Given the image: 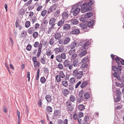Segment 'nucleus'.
<instances>
[{
  "instance_id": "nucleus-1",
  "label": "nucleus",
  "mask_w": 124,
  "mask_h": 124,
  "mask_svg": "<svg viewBox=\"0 0 124 124\" xmlns=\"http://www.w3.org/2000/svg\"><path fill=\"white\" fill-rule=\"evenodd\" d=\"M112 70L115 71V72L113 73L114 77L117 78L118 81H122L121 78L119 76L121 74V71L122 70L121 66H118V68H117L115 65L112 66Z\"/></svg>"
},
{
  "instance_id": "nucleus-2",
  "label": "nucleus",
  "mask_w": 124,
  "mask_h": 124,
  "mask_svg": "<svg viewBox=\"0 0 124 124\" xmlns=\"http://www.w3.org/2000/svg\"><path fill=\"white\" fill-rule=\"evenodd\" d=\"M90 42L88 41H86L84 40H81L79 42L78 45L81 46L80 47V50H87L89 46Z\"/></svg>"
},
{
  "instance_id": "nucleus-3",
  "label": "nucleus",
  "mask_w": 124,
  "mask_h": 124,
  "mask_svg": "<svg viewBox=\"0 0 124 124\" xmlns=\"http://www.w3.org/2000/svg\"><path fill=\"white\" fill-rule=\"evenodd\" d=\"M82 2H80L73 5L71 11L72 13H73L74 15L76 16L78 14L80 9H81L80 5H82Z\"/></svg>"
},
{
  "instance_id": "nucleus-4",
  "label": "nucleus",
  "mask_w": 124,
  "mask_h": 124,
  "mask_svg": "<svg viewBox=\"0 0 124 124\" xmlns=\"http://www.w3.org/2000/svg\"><path fill=\"white\" fill-rule=\"evenodd\" d=\"M87 5V2L85 3L82 4V5H80L81 9V12L82 13H84L88 11H92L93 9L92 7L89 6L88 7L86 8Z\"/></svg>"
},
{
  "instance_id": "nucleus-5",
  "label": "nucleus",
  "mask_w": 124,
  "mask_h": 124,
  "mask_svg": "<svg viewBox=\"0 0 124 124\" xmlns=\"http://www.w3.org/2000/svg\"><path fill=\"white\" fill-rule=\"evenodd\" d=\"M72 72L73 76L78 79H80L83 75V71H80L79 70L77 69L74 70Z\"/></svg>"
},
{
  "instance_id": "nucleus-6",
  "label": "nucleus",
  "mask_w": 124,
  "mask_h": 124,
  "mask_svg": "<svg viewBox=\"0 0 124 124\" xmlns=\"http://www.w3.org/2000/svg\"><path fill=\"white\" fill-rule=\"evenodd\" d=\"M56 19L54 17H52L51 18L49 21V25L51 26V27L49 28V31H51V28H53L55 25V24H57L56 23Z\"/></svg>"
},
{
  "instance_id": "nucleus-7",
  "label": "nucleus",
  "mask_w": 124,
  "mask_h": 124,
  "mask_svg": "<svg viewBox=\"0 0 124 124\" xmlns=\"http://www.w3.org/2000/svg\"><path fill=\"white\" fill-rule=\"evenodd\" d=\"M84 94L83 91L82 90L81 92H79L78 95L79 97L77 100L78 102L80 103L83 101L84 99L83 95Z\"/></svg>"
},
{
  "instance_id": "nucleus-8",
  "label": "nucleus",
  "mask_w": 124,
  "mask_h": 124,
  "mask_svg": "<svg viewBox=\"0 0 124 124\" xmlns=\"http://www.w3.org/2000/svg\"><path fill=\"white\" fill-rule=\"evenodd\" d=\"M75 49H71L69 52V55H72L71 58L72 59H75L76 58L77 55L75 53Z\"/></svg>"
},
{
  "instance_id": "nucleus-9",
  "label": "nucleus",
  "mask_w": 124,
  "mask_h": 124,
  "mask_svg": "<svg viewBox=\"0 0 124 124\" xmlns=\"http://www.w3.org/2000/svg\"><path fill=\"white\" fill-rule=\"evenodd\" d=\"M61 112L60 110L58 109L55 110L53 115V117L54 118H56L58 116H59L61 114Z\"/></svg>"
},
{
  "instance_id": "nucleus-10",
  "label": "nucleus",
  "mask_w": 124,
  "mask_h": 124,
  "mask_svg": "<svg viewBox=\"0 0 124 124\" xmlns=\"http://www.w3.org/2000/svg\"><path fill=\"white\" fill-rule=\"evenodd\" d=\"M56 8V5L55 4L54 5L47 9V14H49L52 12L53 11L55 10Z\"/></svg>"
},
{
  "instance_id": "nucleus-11",
  "label": "nucleus",
  "mask_w": 124,
  "mask_h": 124,
  "mask_svg": "<svg viewBox=\"0 0 124 124\" xmlns=\"http://www.w3.org/2000/svg\"><path fill=\"white\" fill-rule=\"evenodd\" d=\"M61 34L59 32L56 33L54 35V39L56 40L60 39L62 37Z\"/></svg>"
},
{
  "instance_id": "nucleus-12",
  "label": "nucleus",
  "mask_w": 124,
  "mask_h": 124,
  "mask_svg": "<svg viewBox=\"0 0 124 124\" xmlns=\"http://www.w3.org/2000/svg\"><path fill=\"white\" fill-rule=\"evenodd\" d=\"M63 49H61V47L59 48H54V51L55 54H58L59 52H62L63 51Z\"/></svg>"
},
{
  "instance_id": "nucleus-13",
  "label": "nucleus",
  "mask_w": 124,
  "mask_h": 124,
  "mask_svg": "<svg viewBox=\"0 0 124 124\" xmlns=\"http://www.w3.org/2000/svg\"><path fill=\"white\" fill-rule=\"evenodd\" d=\"M70 21L71 24H77L78 22V20L74 18L70 20Z\"/></svg>"
},
{
  "instance_id": "nucleus-14",
  "label": "nucleus",
  "mask_w": 124,
  "mask_h": 124,
  "mask_svg": "<svg viewBox=\"0 0 124 124\" xmlns=\"http://www.w3.org/2000/svg\"><path fill=\"white\" fill-rule=\"evenodd\" d=\"M70 27V24H64L63 26V29L64 30L66 31L69 30Z\"/></svg>"
},
{
  "instance_id": "nucleus-15",
  "label": "nucleus",
  "mask_w": 124,
  "mask_h": 124,
  "mask_svg": "<svg viewBox=\"0 0 124 124\" xmlns=\"http://www.w3.org/2000/svg\"><path fill=\"white\" fill-rule=\"evenodd\" d=\"M65 21V20L61 19L57 23V25L59 26H60L59 29L62 26V25L64 24Z\"/></svg>"
},
{
  "instance_id": "nucleus-16",
  "label": "nucleus",
  "mask_w": 124,
  "mask_h": 124,
  "mask_svg": "<svg viewBox=\"0 0 124 124\" xmlns=\"http://www.w3.org/2000/svg\"><path fill=\"white\" fill-rule=\"evenodd\" d=\"M45 99L48 103L51 102L52 100L51 96L49 95H47L46 96Z\"/></svg>"
},
{
  "instance_id": "nucleus-17",
  "label": "nucleus",
  "mask_w": 124,
  "mask_h": 124,
  "mask_svg": "<svg viewBox=\"0 0 124 124\" xmlns=\"http://www.w3.org/2000/svg\"><path fill=\"white\" fill-rule=\"evenodd\" d=\"M62 18L63 20H65L68 17V14L67 12H63L62 14Z\"/></svg>"
},
{
  "instance_id": "nucleus-18",
  "label": "nucleus",
  "mask_w": 124,
  "mask_h": 124,
  "mask_svg": "<svg viewBox=\"0 0 124 124\" xmlns=\"http://www.w3.org/2000/svg\"><path fill=\"white\" fill-rule=\"evenodd\" d=\"M78 45V43H77L76 41H74L72 42L71 43L70 47L71 49H73L76 47Z\"/></svg>"
},
{
  "instance_id": "nucleus-19",
  "label": "nucleus",
  "mask_w": 124,
  "mask_h": 124,
  "mask_svg": "<svg viewBox=\"0 0 124 124\" xmlns=\"http://www.w3.org/2000/svg\"><path fill=\"white\" fill-rule=\"evenodd\" d=\"M86 50L84 49L82 50H80V51H81V52L79 54V56L82 57L86 54L87 53V52L86 51Z\"/></svg>"
},
{
  "instance_id": "nucleus-20",
  "label": "nucleus",
  "mask_w": 124,
  "mask_h": 124,
  "mask_svg": "<svg viewBox=\"0 0 124 124\" xmlns=\"http://www.w3.org/2000/svg\"><path fill=\"white\" fill-rule=\"evenodd\" d=\"M80 32L79 29H73L71 31V33L73 34H79Z\"/></svg>"
},
{
  "instance_id": "nucleus-21",
  "label": "nucleus",
  "mask_w": 124,
  "mask_h": 124,
  "mask_svg": "<svg viewBox=\"0 0 124 124\" xmlns=\"http://www.w3.org/2000/svg\"><path fill=\"white\" fill-rule=\"evenodd\" d=\"M62 92L63 95L65 96H67L69 93V91L68 90L65 89L62 90Z\"/></svg>"
},
{
  "instance_id": "nucleus-22",
  "label": "nucleus",
  "mask_w": 124,
  "mask_h": 124,
  "mask_svg": "<svg viewBox=\"0 0 124 124\" xmlns=\"http://www.w3.org/2000/svg\"><path fill=\"white\" fill-rule=\"evenodd\" d=\"M76 98L75 96L71 95L70 96L69 100L70 101L72 102H74L76 101Z\"/></svg>"
},
{
  "instance_id": "nucleus-23",
  "label": "nucleus",
  "mask_w": 124,
  "mask_h": 124,
  "mask_svg": "<svg viewBox=\"0 0 124 124\" xmlns=\"http://www.w3.org/2000/svg\"><path fill=\"white\" fill-rule=\"evenodd\" d=\"M35 29L34 27V26L31 27L28 30V33L30 34H32L35 31Z\"/></svg>"
},
{
  "instance_id": "nucleus-24",
  "label": "nucleus",
  "mask_w": 124,
  "mask_h": 124,
  "mask_svg": "<svg viewBox=\"0 0 124 124\" xmlns=\"http://www.w3.org/2000/svg\"><path fill=\"white\" fill-rule=\"evenodd\" d=\"M87 18L86 17H85V16H84V17H80L79 18V20L80 21L84 23L85 22V24L86 23H86V24L87 22L88 21L87 20Z\"/></svg>"
},
{
  "instance_id": "nucleus-25",
  "label": "nucleus",
  "mask_w": 124,
  "mask_h": 124,
  "mask_svg": "<svg viewBox=\"0 0 124 124\" xmlns=\"http://www.w3.org/2000/svg\"><path fill=\"white\" fill-rule=\"evenodd\" d=\"M70 40V38L69 37H66L65 38L64 40V44L66 45L68 44Z\"/></svg>"
},
{
  "instance_id": "nucleus-26",
  "label": "nucleus",
  "mask_w": 124,
  "mask_h": 124,
  "mask_svg": "<svg viewBox=\"0 0 124 124\" xmlns=\"http://www.w3.org/2000/svg\"><path fill=\"white\" fill-rule=\"evenodd\" d=\"M55 43L54 39L53 37H52L50 39L48 43L51 45L53 46Z\"/></svg>"
},
{
  "instance_id": "nucleus-27",
  "label": "nucleus",
  "mask_w": 124,
  "mask_h": 124,
  "mask_svg": "<svg viewBox=\"0 0 124 124\" xmlns=\"http://www.w3.org/2000/svg\"><path fill=\"white\" fill-rule=\"evenodd\" d=\"M67 107V111H69L71 112L73 111L74 108V106L73 105H71Z\"/></svg>"
},
{
  "instance_id": "nucleus-28",
  "label": "nucleus",
  "mask_w": 124,
  "mask_h": 124,
  "mask_svg": "<svg viewBox=\"0 0 124 124\" xmlns=\"http://www.w3.org/2000/svg\"><path fill=\"white\" fill-rule=\"evenodd\" d=\"M87 84L88 82L87 81H83L80 85V86L81 88H83L87 85Z\"/></svg>"
},
{
  "instance_id": "nucleus-29",
  "label": "nucleus",
  "mask_w": 124,
  "mask_h": 124,
  "mask_svg": "<svg viewBox=\"0 0 124 124\" xmlns=\"http://www.w3.org/2000/svg\"><path fill=\"white\" fill-rule=\"evenodd\" d=\"M93 14L92 12H89L87 13L86 15H85V17L88 18L91 17L93 15Z\"/></svg>"
},
{
  "instance_id": "nucleus-30",
  "label": "nucleus",
  "mask_w": 124,
  "mask_h": 124,
  "mask_svg": "<svg viewBox=\"0 0 124 124\" xmlns=\"http://www.w3.org/2000/svg\"><path fill=\"white\" fill-rule=\"evenodd\" d=\"M80 27L81 28V29H87V27L86 25L85 24V23L83 22V23H80L79 24Z\"/></svg>"
},
{
  "instance_id": "nucleus-31",
  "label": "nucleus",
  "mask_w": 124,
  "mask_h": 124,
  "mask_svg": "<svg viewBox=\"0 0 124 124\" xmlns=\"http://www.w3.org/2000/svg\"><path fill=\"white\" fill-rule=\"evenodd\" d=\"M70 61L68 59L64 61L63 65L65 67H67L69 65Z\"/></svg>"
},
{
  "instance_id": "nucleus-32",
  "label": "nucleus",
  "mask_w": 124,
  "mask_h": 124,
  "mask_svg": "<svg viewBox=\"0 0 124 124\" xmlns=\"http://www.w3.org/2000/svg\"><path fill=\"white\" fill-rule=\"evenodd\" d=\"M56 60L59 62H61L62 61V58H61V56L60 55H58L56 57Z\"/></svg>"
},
{
  "instance_id": "nucleus-33",
  "label": "nucleus",
  "mask_w": 124,
  "mask_h": 124,
  "mask_svg": "<svg viewBox=\"0 0 124 124\" xmlns=\"http://www.w3.org/2000/svg\"><path fill=\"white\" fill-rule=\"evenodd\" d=\"M94 20H92L89 21L88 22H87V25L89 27H91L93 25V24L94 22Z\"/></svg>"
},
{
  "instance_id": "nucleus-34",
  "label": "nucleus",
  "mask_w": 124,
  "mask_h": 124,
  "mask_svg": "<svg viewBox=\"0 0 124 124\" xmlns=\"http://www.w3.org/2000/svg\"><path fill=\"white\" fill-rule=\"evenodd\" d=\"M120 58H119L118 57H117L115 59V60L116 62L118 64L117 68H118V66H120V65L121 61L120 60Z\"/></svg>"
},
{
  "instance_id": "nucleus-35",
  "label": "nucleus",
  "mask_w": 124,
  "mask_h": 124,
  "mask_svg": "<svg viewBox=\"0 0 124 124\" xmlns=\"http://www.w3.org/2000/svg\"><path fill=\"white\" fill-rule=\"evenodd\" d=\"M115 92L116 93V96H121V93L120 89H117L115 91Z\"/></svg>"
},
{
  "instance_id": "nucleus-36",
  "label": "nucleus",
  "mask_w": 124,
  "mask_h": 124,
  "mask_svg": "<svg viewBox=\"0 0 124 124\" xmlns=\"http://www.w3.org/2000/svg\"><path fill=\"white\" fill-rule=\"evenodd\" d=\"M78 110L82 111L85 109V106L83 104L79 105L78 107Z\"/></svg>"
},
{
  "instance_id": "nucleus-37",
  "label": "nucleus",
  "mask_w": 124,
  "mask_h": 124,
  "mask_svg": "<svg viewBox=\"0 0 124 124\" xmlns=\"http://www.w3.org/2000/svg\"><path fill=\"white\" fill-rule=\"evenodd\" d=\"M46 111L48 112H52V108L50 106H47L46 108Z\"/></svg>"
},
{
  "instance_id": "nucleus-38",
  "label": "nucleus",
  "mask_w": 124,
  "mask_h": 124,
  "mask_svg": "<svg viewBox=\"0 0 124 124\" xmlns=\"http://www.w3.org/2000/svg\"><path fill=\"white\" fill-rule=\"evenodd\" d=\"M21 34L23 38H25L26 36V35H27V32L26 31H23Z\"/></svg>"
},
{
  "instance_id": "nucleus-39",
  "label": "nucleus",
  "mask_w": 124,
  "mask_h": 124,
  "mask_svg": "<svg viewBox=\"0 0 124 124\" xmlns=\"http://www.w3.org/2000/svg\"><path fill=\"white\" fill-rule=\"evenodd\" d=\"M84 96L85 98V99H89L90 97V95L89 93L88 92L85 93L84 94Z\"/></svg>"
},
{
  "instance_id": "nucleus-40",
  "label": "nucleus",
  "mask_w": 124,
  "mask_h": 124,
  "mask_svg": "<svg viewBox=\"0 0 124 124\" xmlns=\"http://www.w3.org/2000/svg\"><path fill=\"white\" fill-rule=\"evenodd\" d=\"M46 81V79L44 77H42L40 79V82L42 84L44 83Z\"/></svg>"
},
{
  "instance_id": "nucleus-41",
  "label": "nucleus",
  "mask_w": 124,
  "mask_h": 124,
  "mask_svg": "<svg viewBox=\"0 0 124 124\" xmlns=\"http://www.w3.org/2000/svg\"><path fill=\"white\" fill-rule=\"evenodd\" d=\"M94 2L93 0H89L88 3H87V5L88 6H90L93 5Z\"/></svg>"
},
{
  "instance_id": "nucleus-42",
  "label": "nucleus",
  "mask_w": 124,
  "mask_h": 124,
  "mask_svg": "<svg viewBox=\"0 0 124 124\" xmlns=\"http://www.w3.org/2000/svg\"><path fill=\"white\" fill-rule=\"evenodd\" d=\"M32 46L31 45L29 44H28L26 48V49L28 51H30L32 48Z\"/></svg>"
},
{
  "instance_id": "nucleus-43",
  "label": "nucleus",
  "mask_w": 124,
  "mask_h": 124,
  "mask_svg": "<svg viewBox=\"0 0 124 124\" xmlns=\"http://www.w3.org/2000/svg\"><path fill=\"white\" fill-rule=\"evenodd\" d=\"M89 119V116L87 115H85L84 119L83 122L88 121Z\"/></svg>"
},
{
  "instance_id": "nucleus-44",
  "label": "nucleus",
  "mask_w": 124,
  "mask_h": 124,
  "mask_svg": "<svg viewBox=\"0 0 124 124\" xmlns=\"http://www.w3.org/2000/svg\"><path fill=\"white\" fill-rule=\"evenodd\" d=\"M60 76L62 78H64L65 77V75L62 71H61L60 72Z\"/></svg>"
},
{
  "instance_id": "nucleus-45",
  "label": "nucleus",
  "mask_w": 124,
  "mask_h": 124,
  "mask_svg": "<svg viewBox=\"0 0 124 124\" xmlns=\"http://www.w3.org/2000/svg\"><path fill=\"white\" fill-rule=\"evenodd\" d=\"M117 96V97L115 99V101L116 102H118L120 101L121 96Z\"/></svg>"
},
{
  "instance_id": "nucleus-46",
  "label": "nucleus",
  "mask_w": 124,
  "mask_h": 124,
  "mask_svg": "<svg viewBox=\"0 0 124 124\" xmlns=\"http://www.w3.org/2000/svg\"><path fill=\"white\" fill-rule=\"evenodd\" d=\"M30 21H28L26 22L25 23V26L26 28H28L30 25Z\"/></svg>"
},
{
  "instance_id": "nucleus-47",
  "label": "nucleus",
  "mask_w": 124,
  "mask_h": 124,
  "mask_svg": "<svg viewBox=\"0 0 124 124\" xmlns=\"http://www.w3.org/2000/svg\"><path fill=\"white\" fill-rule=\"evenodd\" d=\"M61 77L59 75H57L56 77V80H57L58 82H60L61 80Z\"/></svg>"
},
{
  "instance_id": "nucleus-48",
  "label": "nucleus",
  "mask_w": 124,
  "mask_h": 124,
  "mask_svg": "<svg viewBox=\"0 0 124 124\" xmlns=\"http://www.w3.org/2000/svg\"><path fill=\"white\" fill-rule=\"evenodd\" d=\"M40 61L43 64H45L46 62V60L44 57L43 56V58H41L40 59Z\"/></svg>"
},
{
  "instance_id": "nucleus-49",
  "label": "nucleus",
  "mask_w": 124,
  "mask_h": 124,
  "mask_svg": "<svg viewBox=\"0 0 124 124\" xmlns=\"http://www.w3.org/2000/svg\"><path fill=\"white\" fill-rule=\"evenodd\" d=\"M38 33L37 32L35 31L34 32L33 34V37L35 39L38 36Z\"/></svg>"
},
{
  "instance_id": "nucleus-50",
  "label": "nucleus",
  "mask_w": 124,
  "mask_h": 124,
  "mask_svg": "<svg viewBox=\"0 0 124 124\" xmlns=\"http://www.w3.org/2000/svg\"><path fill=\"white\" fill-rule=\"evenodd\" d=\"M52 54V51L51 50H48L46 52V55L48 57L50 56Z\"/></svg>"
},
{
  "instance_id": "nucleus-51",
  "label": "nucleus",
  "mask_w": 124,
  "mask_h": 124,
  "mask_svg": "<svg viewBox=\"0 0 124 124\" xmlns=\"http://www.w3.org/2000/svg\"><path fill=\"white\" fill-rule=\"evenodd\" d=\"M40 72V70L39 69H38V70L37 71V76L36 77V79L37 80H38L39 78V76Z\"/></svg>"
},
{
  "instance_id": "nucleus-52",
  "label": "nucleus",
  "mask_w": 124,
  "mask_h": 124,
  "mask_svg": "<svg viewBox=\"0 0 124 124\" xmlns=\"http://www.w3.org/2000/svg\"><path fill=\"white\" fill-rule=\"evenodd\" d=\"M61 58L63 59H65L66 58V54L65 53H63L61 54Z\"/></svg>"
},
{
  "instance_id": "nucleus-53",
  "label": "nucleus",
  "mask_w": 124,
  "mask_h": 124,
  "mask_svg": "<svg viewBox=\"0 0 124 124\" xmlns=\"http://www.w3.org/2000/svg\"><path fill=\"white\" fill-rule=\"evenodd\" d=\"M60 15V12L59 10H57L55 12L54 14V16L55 17L58 16Z\"/></svg>"
},
{
  "instance_id": "nucleus-54",
  "label": "nucleus",
  "mask_w": 124,
  "mask_h": 124,
  "mask_svg": "<svg viewBox=\"0 0 124 124\" xmlns=\"http://www.w3.org/2000/svg\"><path fill=\"white\" fill-rule=\"evenodd\" d=\"M47 12V11L46 10H43L41 13L42 16H44L46 14Z\"/></svg>"
},
{
  "instance_id": "nucleus-55",
  "label": "nucleus",
  "mask_w": 124,
  "mask_h": 124,
  "mask_svg": "<svg viewBox=\"0 0 124 124\" xmlns=\"http://www.w3.org/2000/svg\"><path fill=\"white\" fill-rule=\"evenodd\" d=\"M62 84L65 87L68 85V83L67 81H63L62 82Z\"/></svg>"
},
{
  "instance_id": "nucleus-56",
  "label": "nucleus",
  "mask_w": 124,
  "mask_h": 124,
  "mask_svg": "<svg viewBox=\"0 0 124 124\" xmlns=\"http://www.w3.org/2000/svg\"><path fill=\"white\" fill-rule=\"evenodd\" d=\"M58 67L59 68V69L62 70L63 68V66L62 64L61 63H59L58 65Z\"/></svg>"
},
{
  "instance_id": "nucleus-57",
  "label": "nucleus",
  "mask_w": 124,
  "mask_h": 124,
  "mask_svg": "<svg viewBox=\"0 0 124 124\" xmlns=\"http://www.w3.org/2000/svg\"><path fill=\"white\" fill-rule=\"evenodd\" d=\"M25 11L23 9H21L19 12V14L20 15H23L25 13Z\"/></svg>"
},
{
  "instance_id": "nucleus-58",
  "label": "nucleus",
  "mask_w": 124,
  "mask_h": 124,
  "mask_svg": "<svg viewBox=\"0 0 124 124\" xmlns=\"http://www.w3.org/2000/svg\"><path fill=\"white\" fill-rule=\"evenodd\" d=\"M32 23L33 24L34 23L36 22L37 20V18L35 16H34L32 17Z\"/></svg>"
},
{
  "instance_id": "nucleus-59",
  "label": "nucleus",
  "mask_w": 124,
  "mask_h": 124,
  "mask_svg": "<svg viewBox=\"0 0 124 124\" xmlns=\"http://www.w3.org/2000/svg\"><path fill=\"white\" fill-rule=\"evenodd\" d=\"M58 42L60 44H64V40L62 39H58Z\"/></svg>"
},
{
  "instance_id": "nucleus-60",
  "label": "nucleus",
  "mask_w": 124,
  "mask_h": 124,
  "mask_svg": "<svg viewBox=\"0 0 124 124\" xmlns=\"http://www.w3.org/2000/svg\"><path fill=\"white\" fill-rule=\"evenodd\" d=\"M78 116L79 118H81L83 116V114L82 112H78Z\"/></svg>"
},
{
  "instance_id": "nucleus-61",
  "label": "nucleus",
  "mask_w": 124,
  "mask_h": 124,
  "mask_svg": "<svg viewBox=\"0 0 124 124\" xmlns=\"http://www.w3.org/2000/svg\"><path fill=\"white\" fill-rule=\"evenodd\" d=\"M19 20H17L16 22L15 25L16 26V27L17 28L20 25L19 24Z\"/></svg>"
},
{
  "instance_id": "nucleus-62",
  "label": "nucleus",
  "mask_w": 124,
  "mask_h": 124,
  "mask_svg": "<svg viewBox=\"0 0 124 124\" xmlns=\"http://www.w3.org/2000/svg\"><path fill=\"white\" fill-rule=\"evenodd\" d=\"M44 73L45 74L48 73L49 72V70L48 69L45 67L44 68Z\"/></svg>"
},
{
  "instance_id": "nucleus-63",
  "label": "nucleus",
  "mask_w": 124,
  "mask_h": 124,
  "mask_svg": "<svg viewBox=\"0 0 124 124\" xmlns=\"http://www.w3.org/2000/svg\"><path fill=\"white\" fill-rule=\"evenodd\" d=\"M88 67V64L87 63H84L82 64V67L83 68H87Z\"/></svg>"
},
{
  "instance_id": "nucleus-64",
  "label": "nucleus",
  "mask_w": 124,
  "mask_h": 124,
  "mask_svg": "<svg viewBox=\"0 0 124 124\" xmlns=\"http://www.w3.org/2000/svg\"><path fill=\"white\" fill-rule=\"evenodd\" d=\"M78 64V62L76 60H75L73 62V65L74 67H77Z\"/></svg>"
}]
</instances>
